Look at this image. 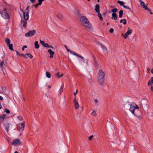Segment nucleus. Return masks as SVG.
Here are the masks:
<instances>
[{
	"mask_svg": "<svg viewBox=\"0 0 153 153\" xmlns=\"http://www.w3.org/2000/svg\"><path fill=\"white\" fill-rule=\"evenodd\" d=\"M128 105H129L128 104ZM129 111L134 116H136V115L135 114V113L139 110V107L134 103H131L129 105Z\"/></svg>",
	"mask_w": 153,
	"mask_h": 153,
	"instance_id": "nucleus-4",
	"label": "nucleus"
},
{
	"mask_svg": "<svg viewBox=\"0 0 153 153\" xmlns=\"http://www.w3.org/2000/svg\"><path fill=\"white\" fill-rule=\"evenodd\" d=\"M6 62L4 61V60L2 61L0 63V67L2 69L4 68V67L5 66Z\"/></svg>",
	"mask_w": 153,
	"mask_h": 153,
	"instance_id": "nucleus-16",
	"label": "nucleus"
},
{
	"mask_svg": "<svg viewBox=\"0 0 153 153\" xmlns=\"http://www.w3.org/2000/svg\"><path fill=\"white\" fill-rule=\"evenodd\" d=\"M29 6H27L25 10L23 11L22 9H21V10L23 13V16L25 20H27L29 17Z\"/></svg>",
	"mask_w": 153,
	"mask_h": 153,
	"instance_id": "nucleus-5",
	"label": "nucleus"
},
{
	"mask_svg": "<svg viewBox=\"0 0 153 153\" xmlns=\"http://www.w3.org/2000/svg\"><path fill=\"white\" fill-rule=\"evenodd\" d=\"M63 76V74H60V73L59 72L57 73L56 74V76L58 78H59L61 77L62 76Z\"/></svg>",
	"mask_w": 153,
	"mask_h": 153,
	"instance_id": "nucleus-21",
	"label": "nucleus"
},
{
	"mask_svg": "<svg viewBox=\"0 0 153 153\" xmlns=\"http://www.w3.org/2000/svg\"><path fill=\"white\" fill-rule=\"evenodd\" d=\"M120 23H123L124 25H125L126 24V20L125 19H121L120 21Z\"/></svg>",
	"mask_w": 153,
	"mask_h": 153,
	"instance_id": "nucleus-27",
	"label": "nucleus"
},
{
	"mask_svg": "<svg viewBox=\"0 0 153 153\" xmlns=\"http://www.w3.org/2000/svg\"><path fill=\"white\" fill-rule=\"evenodd\" d=\"M20 56L26 59H27V57L30 59H31L33 57V56L30 53H28L26 54H21L20 55Z\"/></svg>",
	"mask_w": 153,
	"mask_h": 153,
	"instance_id": "nucleus-12",
	"label": "nucleus"
},
{
	"mask_svg": "<svg viewBox=\"0 0 153 153\" xmlns=\"http://www.w3.org/2000/svg\"><path fill=\"white\" fill-rule=\"evenodd\" d=\"M14 153H18V152L16 151Z\"/></svg>",
	"mask_w": 153,
	"mask_h": 153,
	"instance_id": "nucleus-54",
	"label": "nucleus"
},
{
	"mask_svg": "<svg viewBox=\"0 0 153 153\" xmlns=\"http://www.w3.org/2000/svg\"><path fill=\"white\" fill-rule=\"evenodd\" d=\"M59 91H60L61 92H62L63 91V90L62 88V87L60 88Z\"/></svg>",
	"mask_w": 153,
	"mask_h": 153,
	"instance_id": "nucleus-45",
	"label": "nucleus"
},
{
	"mask_svg": "<svg viewBox=\"0 0 153 153\" xmlns=\"http://www.w3.org/2000/svg\"><path fill=\"white\" fill-rule=\"evenodd\" d=\"M5 42L8 46L9 49L11 51L13 50V45L10 44L11 41L10 39L8 38L6 39L5 40Z\"/></svg>",
	"mask_w": 153,
	"mask_h": 153,
	"instance_id": "nucleus-9",
	"label": "nucleus"
},
{
	"mask_svg": "<svg viewBox=\"0 0 153 153\" xmlns=\"http://www.w3.org/2000/svg\"><path fill=\"white\" fill-rule=\"evenodd\" d=\"M94 136L93 135H92L90 136H89L88 138V140H89L91 141L92 139L94 137Z\"/></svg>",
	"mask_w": 153,
	"mask_h": 153,
	"instance_id": "nucleus-35",
	"label": "nucleus"
},
{
	"mask_svg": "<svg viewBox=\"0 0 153 153\" xmlns=\"http://www.w3.org/2000/svg\"><path fill=\"white\" fill-rule=\"evenodd\" d=\"M97 13H98V16L99 18V19L100 20H102L103 19H102V16H101V14L100 13V12Z\"/></svg>",
	"mask_w": 153,
	"mask_h": 153,
	"instance_id": "nucleus-31",
	"label": "nucleus"
},
{
	"mask_svg": "<svg viewBox=\"0 0 153 153\" xmlns=\"http://www.w3.org/2000/svg\"><path fill=\"white\" fill-rule=\"evenodd\" d=\"M2 108V106H1V103H0V109H1Z\"/></svg>",
	"mask_w": 153,
	"mask_h": 153,
	"instance_id": "nucleus-50",
	"label": "nucleus"
},
{
	"mask_svg": "<svg viewBox=\"0 0 153 153\" xmlns=\"http://www.w3.org/2000/svg\"><path fill=\"white\" fill-rule=\"evenodd\" d=\"M40 43L44 47H49L50 46L48 45V44L47 43H45L43 41H41L40 40Z\"/></svg>",
	"mask_w": 153,
	"mask_h": 153,
	"instance_id": "nucleus-17",
	"label": "nucleus"
},
{
	"mask_svg": "<svg viewBox=\"0 0 153 153\" xmlns=\"http://www.w3.org/2000/svg\"><path fill=\"white\" fill-rule=\"evenodd\" d=\"M150 12V13L151 14V15H152L153 14V13L151 12H151Z\"/></svg>",
	"mask_w": 153,
	"mask_h": 153,
	"instance_id": "nucleus-53",
	"label": "nucleus"
},
{
	"mask_svg": "<svg viewBox=\"0 0 153 153\" xmlns=\"http://www.w3.org/2000/svg\"><path fill=\"white\" fill-rule=\"evenodd\" d=\"M49 48H53V47L52 46H50V47Z\"/></svg>",
	"mask_w": 153,
	"mask_h": 153,
	"instance_id": "nucleus-52",
	"label": "nucleus"
},
{
	"mask_svg": "<svg viewBox=\"0 0 153 153\" xmlns=\"http://www.w3.org/2000/svg\"><path fill=\"white\" fill-rule=\"evenodd\" d=\"M22 24L23 25V26L24 27H25L26 26L27 23L26 22L23 21L22 22V20H21Z\"/></svg>",
	"mask_w": 153,
	"mask_h": 153,
	"instance_id": "nucleus-32",
	"label": "nucleus"
},
{
	"mask_svg": "<svg viewBox=\"0 0 153 153\" xmlns=\"http://www.w3.org/2000/svg\"><path fill=\"white\" fill-rule=\"evenodd\" d=\"M27 47V46L26 45H25L23 46V47L22 48V50L23 51H24L25 50V48H26Z\"/></svg>",
	"mask_w": 153,
	"mask_h": 153,
	"instance_id": "nucleus-41",
	"label": "nucleus"
},
{
	"mask_svg": "<svg viewBox=\"0 0 153 153\" xmlns=\"http://www.w3.org/2000/svg\"><path fill=\"white\" fill-rule=\"evenodd\" d=\"M105 74V71L101 69H100L98 72L97 75V80L98 82L101 84H103Z\"/></svg>",
	"mask_w": 153,
	"mask_h": 153,
	"instance_id": "nucleus-3",
	"label": "nucleus"
},
{
	"mask_svg": "<svg viewBox=\"0 0 153 153\" xmlns=\"http://www.w3.org/2000/svg\"><path fill=\"white\" fill-rule=\"evenodd\" d=\"M151 91H153V86H151Z\"/></svg>",
	"mask_w": 153,
	"mask_h": 153,
	"instance_id": "nucleus-47",
	"label": "nucleus"
},
{
	"mask_svg": "<svg viewBox=\"0 0 153 153\" xmlns=\"http://www.w3.org/2000/svg\"><path fill=\"white\" fill-rule=\"evenodd\" d=\"M17 118L20 120H22V117L21 116H18Z\"/></svg>",
	"mask_w": 153,
	"mask_h": 153,
	"instance_id": "nucleus-36",
	"label": "nucleus"
},
{
	"mask_svg": "<svg viewBox=\"0 0 153 153\" xmlns=\"http://www.w3.org/2000/svg\"><path fill=\"white\" fill-rule=\"evenodd\" d=\"M80 19L82 24L86 27L88 30L90 31H92V28L90 24L89 21L84 16L81 17Z\"/></svg>",
	"mask_w": 153,
	"mask_h": 153,
	"instance_id": "nucleus-2",
	"label": "nucleus"
},
{
	"mask_svg": "<svg viewBox=\"0 0 153 153\" xmlns=\"http://www.w3.org/2000/svg\"><path fill=\"white\" fill-rule=\"evenodd\" d=\"M139 1L140 3V6L142 8L147 10L149 12H151V10L149 9L147 6V4H146L142 0H139Z\"/></svg>",
	"mask_w": 153,
	"mask_h": 153,
	"instance_id": "nucleus-6",
	"label": "nucleus"
},
{
	"mask_svg": "<svg viewBox=\"0 0 153 153\" xmlns=\"http://www.w3.org/2000/svg\"><path fill=\"white\" fill-rule=\"evenodd\" d=\"M74 104V106L75 109H77L79 107V105L78 102L76 101V99L75 98L73 101Z\"/></svg>",
	"mask_w": 153,
	"mask_h": 153,
	"instance_id": "nucleus-14",
	"label": "nucleus"
},
{
	"mask_svg": "<svg viewBox=\"0 0 153 153\" xmlns=\"http://www.w3.org/2000/svg\"><path fill=\"white\" fill-rule=\"evenodd\" d=\"M0 14L3 18L8 19L10 16V6L7 4L3 6L0 3Z\"/></svg>",
	"mask_w": 153,
	"mask_h": 153,
	"instance_id": "nucleus-1",
	"label": "nucleus"
},
{
	"mask_svg": "<svg viewBox=\"0 0 153 153\" xmlns=\"http://www.w3.org/2000/svg\"><path fill=\"white\" fill-rule=\"evenodd\" d=\"M16 52L17 55H20V56L21 54H19L18 51H16Z\"/></svg>",
	"mask_w": 153,
	"mask_h": 153,
	"instance_id": "nucleus-49",
	"label": "nucleus"
},
{
	"mask_svg": "<svg viewBox=\"0 0 153 153\" xmlns=\"http://www.w3.org/2000/svg\"><path fill=\"white\" fill-rule=\"evenodd\" d=\"M47 87L48 88H50L51 87V86L50 85H48L47 86Z\"/></svg>",
	"mask_w": 153,
	"mask_h": 153,
	"instance_id": "nucleus-48",
	"label": "nucleus"
},
{
	"mask_svg": "<svg viewBox=\"0 0 153 153\" xmlns=\"http://www.w3.org/2000/svg\"><path fill=\"white\" fill-rule=\"evenodd\" d=\"M32 3H34L35 1V0H30Z\"/></svg>",
	"mask_w": 153,
	"mask_h": 153,
	"instance_id": "nucleus-43",
	"label": "nucleus"
},
{
	"mask_svg": "<svg viewBox=\"0 0 153 153\" xmlns=\"http://www.w3.org/2000/svg\"><path fill=\"white\" fill-rule=\"evenodd\" d=\"M114 29L112 28H111L109 30V32L111 33H113L114 32Z\"/></svg>",
	"mask_w": 153,
	"mask_h": 153,
	"instance_id": "nucleus-40",
	"label": "nucleus"
},
{
	"mask_svg": "<svg viewBox=\"0 0 153 153\" xmlns=\"http://www.w3.org/2000/svg\"><path fill=\"white\" fill-rule=\"evenodd\" d=\"M46 76L48 78H50L51 77V75L50 74L48 71H46Z\"/></svg>",
	"mask_w": 153,
	"mask_h": 153,
	"instance_id": "nucleus-30",
	"label": "nucleus"
},
{
	"mask_svg": "<svg viewBox=\"0 0 153 153\" xmlns=\"http://www.w3.org/2000/svg\"><path fill=\"white\" fill-rule=\"evenodd\" d=\"M3 97L1 96H0V100H3Z\"/></svg>",
	"mask_w": 153,
	"mask_h": 153,
	"instance_id": "nucleus-44",
	"label": "nucleus"
},
{
	"mask_svg": "<svg viewBox=\"0 0 153 153\" xmlns=\"http://www.w3.org/2000/svg\"><path fill=\"white\" fill-rule=\"evenodd\" d=\"M36 33L35 30H30L27 33H25V36L26 37H31L33 36Z\"/></svg>",
	"mask_w": 153,
	"mask_h": 153,
	"instance_id": "nucleus-8",
	"label": "nucleus"
},
{
	"mask_svg": "<svg viewBox=\"0 0 153 153\" xmlns=\"http://www.w3.org/2000/svg\"><path fill=\"white\" fill-rule=\"evenodd\" d=\"M94 102L95 103H97L98 102V100L96 99H95L94 100Z\"/></svg>",
	"mask_w": 153,
	"mask_h": 153,
	"instance_id": "nucleus-39",
	"label": "nucleus"
},
{
	"mask_svg": "<svg viewBox=\"0 0 153 153\" xmlns=\"http://www.w3.org/2000/svg\"><path fill=\"white\" fill-rule=\"evenodd\" d=\"M48 52L50 54V57L52 58L53 56V55L54 54V52L52 51L51 50L49 49L48 51Z\"/></svg>",
	"mask_w": 153,
	"mask_h": 153,
	"instance_id": "nucleus-20",
	"label": "nucleus"
},
{
	"mask_svg": "<svg viewBox=\"0 0 153 153\" xmlns=\"http://www.w3.org/2000/svg\"><path fill=\"white\" fill-rule=\"evenodd\" d=\"M99 1H100V0H97V1H98V2H99Z\"/></svg>",
	"mask_w": 153,
	"mask_h": 153,
	"instance_id": "nucleus-55",
	"label": "nucleus"
},
{
	"mask_svg": "<svg viewBox=\"0 0 153 153\" xmlns=\"http://www.w3.org/2000/svg\"><path fill=\"white\" fill-rule=\"evenodd\" d=\"M78 92V90L77 89V90H76V92L74 93V96H76V95L77 94Z\"/></svg>",
	"mask_w": 153,
	"mask_h": 153,
	"instance_id": "nucleus-42",
	"label": "nucleus"
},
{
	"mask_svg": "<svg viewBox=\"0 0 153 153\" xmlns=\"http://www.w3.org/2000/svg\"><path fill=\"white\" fill-rule=\"evenodd\" d=\"M44 1V0H38L39 2L38 4H39V5H41L42 3V1Z\"/></svg>",
	"mask_w": 153,
	"mask_h": 153,
	"instance_id": "nucleus-34",
	"label": "nucleus"
},
{
	"mask_svg": "<svg viewBox=\"0 0 153 153\" xmlns=\"http://www.w3.org/2000/svg\"><path fill=\"white\" fill-rule=\"evenodd\" d=\"M64 46L68 52H70V53L72 54H73V55L74 56H75L77 57L80 58H81L82 59V61L84 62V58L83 56H81L79 55H78L76 53H74V52H72L71 50H70L68 49L67 48L66 45H65Z\"/></svg>",
	"mask_w": 153,
	"mask_h": 153,
	"instance_id": "nucleus-7",
	"label": "nucleus"
},
{
	"mask_svg": "<svg viewBox=\"0 0 153 153\" xmlns=\"http://www.w3.org/2000/svg\"><path fill=\"white\" fill-rule=\"evenodd\" d=\"M35 47L36 49H38L39 47V45L38 44L37 41H36L34 43Z\"/></svg>",
	"mask_w": 153,
	"mask_h": 153,
	"instance_id": "nucleus-23",
	"label": "nucleus"
},
{
	"mask_svg": "<svg viewBox=\"0 0 153 153\" xmlns=\"http://www.w3.org/2000/svg\"><path fill=\"white\" fill-rule=\"evenodd\" d=\"M123 11L122 10H121L119 12V17L120 18H122L123 15Z\"/></svg>",
	"mask_w": 153,
	"mask_h": 153,
	"instance_id": "nucleus-25",
	"label": "nucleus"
},
{
	"mask_svg": "<svg viewBox=\"0 0 153 153\" xmlns=\"http://www.w3.org/2000/svg\"><path fill=\"white\" fill-rule=\"evenodd\" d=\"M39 5V4H37L35 5H34V7H35L37 8L38 7V6Z\"/></svg>",
	"mask_w": 153,
	"mask_h": 153,
	"instance_id": "nucleus-46",
	"label": "nucleus"
},
{
	"mask_svg": "<svg viewBox=\"0 0 153 153\" xmlns=\"http://www.w3.org/2000/svg\"><path fill=\"white\" fill-rule=\"evenodd\" d=\"M132 32V31L131 29H129L123 36L125 39H126L128 36V35L131 34Z\"/></svg>",
	"mask_w": 153,
	"mask_h": 153,
	"instance_id": "nucleus-13",
	"label": "nucleus"
},
{
	"mask_svg": "<svg viewBox=\"0 0 153 153\" xmlns=\"http://www.w3.org/2000/svg\"><path fill=\"white\" fill-rule=\"evenodd\" d=\"M117 8H114V9H113L111 10V12H113V13H115L116 12H117Z\"/></svg>",
	"mask_w": 153,
	"mask_h": 153,
	"instance_id": "nucleus-33",
	"label": "nucleus"
},
{
	"mask_svg": "<svg viewBox=\"0 0 153 153\" xmlns=\"http://www.w3.org/2000/svg\"><path fill=\"white\" fill-rule=\"evenodd\" d=\"M95 10L97 13L100 12V6L98 4H96L95 6Z\"/></svg>",
	"mask_w": 153,
	"mask_h": 153,
	"instance_id": "nucleus-18",
	"label": "nucleus"
},
{
	"mask_svg": "<svg viewBox=\"0 0 153 153\" xmlns=\"http://www.w3.org/2000/svg\"><path fill=\"white\" fill-rule=\"evenodd\" d=\"M117 3L118 4H119L120 5L122 6L123 7H124V6H125L124 5V3L121 1H117Z\"/></svg>",
	"mask_w": 153,
	"mask_h": 153,
	"instance_id": "nucleus-28",
	"label": "nucleus"
},
{
	"mask_svg": "<svg viewBox=\"0 0 153 153\" xmlns=\"http://www.w3.org/2000/svg\"><path fill=\"white\" fill-rule=\"evenodd\" d=\"M86 153H91V152L88 151Z\"/></svg>",
	"mask_w": 153,
	"mask_h": 153,
	"instance_id": "nucleus-51",
	"label": "nucleus"
},
{
	"mask_svg": "<svg viewBox=\"0 0 153 153\" xmlns=\"http://www.w3.org/2000/svg\"><path fill=\"white\" fill-rule=\"evenodd\" d=\"M6 112V113L7 114H9L10 113V111L8 109H5L4 110Z\"/></svg>",
	"mask_w": 153,
	"mask_h": 153,
	"instance_id": "nucleus-37",
	"label": "nucleus"
},
{
	"mask_svg": "<svg viewBox=\"0 0 153 153\" xmlns=\"http://www.w3.org/2000/svg\"><path fill=\"white\" fill-rule=\"evenodd\" d=\"M22 142L21 141L18 139H16L13 141L12 144L14 146L21 144Z\"/></svg>",
	"mask_w": 153,
	"mask_h": 153,
	"instance_id": "nucleus-11",
	"label": "nucleus"
},
{
	"mask_svg": "<svg viewBox=\"0 0 153 153\" xmlns=\"http://www.w3.org/2000/svg\"><path fill=\"white\" fill-rule=\"evenodd\" d=\"M6 117V115L4 114L0 116V122H2Z\"/></svg>",
	"mask_w": 153,
	"mask_h": 153,
	"instance_id": "nucleus-19",
	"label": "nucleus"
},
{
	"mask_svg": "<svg viewBox=\"0 0 153 153\" xmlns=\"http://www.w3.org/2000/svg\"><path fill=\"white\" fill-rule=\"evenodd\" d=\"M152 84H153V77L151 78V79L149 81L148 84L149 85H150Z\"/></svg>",
	"mask_w": 153,
	"mask_h": 153,
	"instance_id": "nucleus-24",
	"label": "nucleus"
},
{
	"mask_svg": "<svg viewBox=\"0 0 153 153\" xmlns=\"http://www.w3.org/2000/svg\"><path fill=\"white\" fill-rule=\"evenodd\" d=\"M112 17L113 18L114 20H116L117 19V16L115 13H113L112 14Z\"/></svg>",
	"mask_w": 153,
	"mask_h": 153,
	"instance_id": "nucleus-22",
	"label": "nucleus"
},
{
	"mask_svg": "<svg viewBox=\"0 0 153 153\" xmlns=\"http://www.w3.org/2000/svg\"><path fill=\"white\" fill-rule=\"evenodd\" d=\"M4 126L7 131H8L9 128V124L7 123H6L4 124Z\"/></svg>",
	"mask_w": 153,
	"mask_h": 153,
	"instance_id": "nucleus-26",
	"label": "nucleus"
},
{
	"mask_svg": "<svg viewBox=\"0 0 153 153\" xmlns=\"http://www.w3.org/2000/svg\"><path fill=\"white\" fill-rule=\"evenodd\" d=\"M91 115L93 116L96 117L97 116V113L96 111L93 110L91 113Z\"/></svg>",
	"mask_w": 153,
	"mask_h": 153,
	"instance_id": "nucleus-29",
	"label": "nucleus"
},
{
	"mask_svg": "<svg viewBox=\"0 0 153 153\" xmlns=\"http://www.w3.org/2000/svg\"><path fill=\"white\" fill-rule=\"evenodd\" d=\"M124 8L128 9L129 10H131V9L128 6H126L125 5V6H124Z\"/></svg>",
	"mask_w": 153,
	"mask_h": 153,
	"instance_id": "nucleus-38",
	"label": "nucleus"
},
{
	"mask_svg": "<svg viewBox=\"0 0 153 153\" xmlns=\"http://www.w3.org/2000/svg\"><path fill=\"white\" fill-rule=\"evenodd\" d=\"M18 129L20 132L23 131L24 128L25 124L24 123H20L18 125Z\"/></svg>",
	"mask_w": 153,
	"mask_h": 153,
	"instance_id": "nucleus-10",
	"label": "nucleus"
},
{
	"mask_svg": "<svg viewBox=\"0 0 153 153\" xmlns=\"http://www.w3.org/2000/svg\"><path fill=\"white\" fill-rule=\"evenodd\" d=\"M98 44L102 48V50H103V51L105 53H106L107 52V50L106 48L101 43L99 42H98Z\"/></svg>",
	"mask_w": 153,
	"mask_h": 153,
	"instance_id": "nucleus-15",
	"label": "nucleus"
}]
</instances>
